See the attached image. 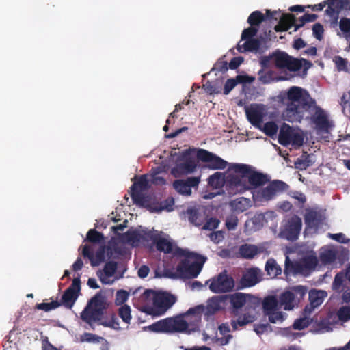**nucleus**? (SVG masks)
<instances>
[{"label":"nucleus","mask_w":350,"mask_h":350,"mask_svg":"<svg viewBox=\"0 0 350 350\" xmlns=\"http://www.w3.org/2000/svg\"><path fill=\"white\" fill-rule=\"evenodd\" d=\"M120 240L132 246H137L146 241L151 240L159 251L183 257L175 271L165 269L164 275L170 278H193L200 273L206 258L187 250L178 248L169 235L158 231L129 230L122 234Z\"/></svg>","instance_id":"obj_1"},{"label":"nucleus","mask_w":350,"mask_h":350,"mask_svg":"<svg viewBox=\"0 0 350 350\" xmlns=\"http://www.w3.org/2000/svg\"><path fill=\"white\" fill-rule=\"evenodd\" d=\"M282 102L286 105L282 113L284 120L291 122H301L304 118H308L314 111L312 120L318 130L329 132L333 127L326 112L317 107L315 101L306 90L293 86L284 93Z\"/></svg>","instance_id":"obj_2"},{"label":"nucleus","mask_w":350,"mask_h":350,"mask_svg":"<svg viewBox=\"0 0 350 350\" xmlns=\"http://www.w3.org/2000/svg\"><path fill=\"white\" fill-rule=\"evenodd\" d=\"M268 181L266 176L248 165L230 163L227 170L226 187L231 194L258 189Z\"/></svg>","instance_id":"obj_3"},{"label":"nucleus","mask_w":350,"mask_h":350,"mask_svg":"<svg viewBox=\"0 0 350 350\" xmlns=\"http://www.w3.org/2000/svg\"><path fill=\"white\" fill-rule=\"evenodd\" d=\"M204 311L203 306H197L180 316L159 321L150 325L148 328L150 330L157 332L191 334L198 330Z\"/></svg>","instance_id":"obj_4"},{"label":"nucleus","mask_w":350,"mask_h":350,"mask_svg":"<svg viewBox=\"0 0 350 350\" xmlns=\"http://www.w3.org/2000/svg\"><path fill=\"white\" fill-rule=\"evenodd\" d=\"M140 301L144 304L143 312L152 316H160L174 304L176 299L167 293L146 290L140 296Z\"/></svg>","instance_id":"obj_5"},{"label":"nucleus","mask_w":350,"mask_h":350,"mask_svg":"<svg viewBox=\"0 0 350 350\" xmlns=\"http://www.w3.org/2000/svg\"><path fill=\"white\" fill-rule=\"evenodd\" d=\"M271 59L276 67L287 68L290 71H297L301 68L306 71L311 66V64L306 59H295L283 52L275 53Z\"/></svg>","instance_id":"obj_6"},{"label":"nucleus","mask_w":350,"mask_h":350,"mask_svg":"<svg viewBox=\"0 0 350 350\" xmlns=\"http://www.w3.org/2000/svg\"><path fill=\"white\" fill-rule=\"evenodd\" d=\"M317 258L313 254H309L299 262L291 261L288 255H286L284 273L289 274H307L317 265Z\"/></svg>","instance_id":"obj_7"},{"label":"nucleus","mask_w":350,"mask_h":350,"mask_svg":"<svg viewBox=\"0 0 350 350\" xmlns=\"http://www.w3.org/2000/svg\"><path fill=\"white\" fill-rule=\"evenodd\" d=\"M278 142L283 146H292L297 148L303 144L304 137L299 129L283 124L279 133Z\"/></svg>","instance_id":"obj_8"},{"label":"nucleus","mask_w":350,"mask_h":350,"mask_svg":"<svg viewBox=\"0 0 350 350\" xmlns=\"http://www.w3.org/2000/svg\"><path fill=\"white\" fill-rule=\"evenodd\" d=\"M149 183L147 176L144 175L139 177L131 187L132 200L140 206H146L149 204V197L145 193L150 186Z\"/></svg>","instance_id":"obj_9"},{"label":"nucleus","mask_w":350,"mask_h":350,"mask_svg":"<svg viewBox=\"0 0 350 350\" xmlns=\"http://www.w3.org/2000/svg\"><path fill=\"white\" fill-rule=\"evenodd\" d=\"M286 185L280 180H275L263 189H256L252 194L256 202H263L273 199L276 195L286 189Z\"/></svg>","instance_id":"obj_10"},{"label":"nucleus","mask_w":350,"mask_h":350,"mask_svg":"<svg viewBox=\"0 0 350 350\" xmlns=\"http://www.w3.org/2000/svg\"><path fill=\"white\" fill-rule=\"evenodd\" d=\"M257 31V29L253 27L243 30L241 34V39L237 46L239 52H257L258 51L260 42L258 39L253 38L256 34Z\"/></svg>","instance_id":"obj_11"},{"label":"nucleus","mask_w":350,"mask_h":350,"mask_svg":"<svg viewBox=\"0 0 350 350\" xmlns=\"http://www.w3.org/2000/svg\"><path fill=\"white\" fill-rule=\"evenodd\" d=\"M301 226V218L293 215L283 221L279 236L287 240H295L299 237Z\"/></svg>","instance_id":"obj_12"},{"label":"nucleus","mask_w":350,"mask_h":350,"mask_svg":"<svg viewBox=\"0 0 350 350\" xmlns=\"http://www.w3.org/2000/svg\"><path fill=\"white\" fill-rule=\"evenodd\" d=\"M103 303L100 297H94L81 314V319L90 325L100 320L102 314Z\"/></svg>","instance_id":"obj_13"},{"label":"nucleus","mask_w":350,"mask_h":350,"mask_svg":"<svg viewBox=\"0 0 350 350\" xmlns=\"http://www.w3.org/2000/svg\"><path fill=\"white\" fill-rule=\"evenodd\" d=\"M281 307L275 297H267L263 301L265 314L272 323H280L286 318V314L279 311Z\"/></svg>","instance_id":"obj_14"},{"label":"nucleus","mask_w":350,"mask_h":350,"mask_svg":"<svg viewBox=\"0 0 350 350\" xmlns=\"http://www.w3.org/2000/svg\"><path fill=\"white\" fill-rule=\"evenodd\" d=\"M208 282H210V290L215 293L228 292L234 287L233 280L226 271L221 272L217 278L210 280Z\"/></svg>","instance_id":"obj_15"},{"label":"nucleus","mask_w":350,"mask_h":350,"mask_svg":"<svg viewBox=\"0 0 350 350\" xmlns=\"http://www.w3.org/2000/svg\"><path fill=\"white\" fill-rule=\"evenodd\" d=\"M258 313L255 308L246 309L243 312L237 313L231 320L233 330H238L257 319Z\"/></svg>","instance_id":"obj_16"},{"label":"nucleus","mask_w":350,"mask_h":350,"mask_svg":"<svg viewBox=\"0 0 350 350\" xmlns=\"http://www.w3.org/2000/svg\"><path fill=\"white\" fill-rule=\"evenodd\" d=\"M116 271L117 263L110 261L105 264L103 269L97 271V276L103 284L111 285L121 278Z\"/></svg>","instance_id":"obj_17"},{"label":"nucleus","mask_w":350,"mask_h":350,"mask_svg":"<svg viewBox=\"0 0 350 350\" xmlns=\"http://www.w3.org/2000/svg\"><path fill=\"white\" fill-rule=\"evenodd\" d=\"M105 252L104 246L96 249V245L91 244L83 246L82 254L89 258L92 266H98L105 259Z\"/></svg>","instance_id":"obj_18"},{"label":"nucleus","mask_w":350,"mask_h":350,"mask_svg":"<svg viewBox=\"0 0 350 350\" xmlns=\"http://www.w3.org/2000/svg\"><path fill=\"white\" fill-rule=\"evenodd\" d=\"M198 157L207 163L206 167L210 169H224L227 165V161L205 150H200Z\"/></svg>","instance_id":"obj_19"},{"label":"nucleus","mask_w":350,"mask_h":350,"mask_svg":"<svg viewBox=\"0 0 350 350\" xmlns=\"http://www.w3.org/2000/svg\"><path fill=\"white\" fill-rule=\"evenodd\" d=\"M323 215L318 211L308 210L305 215L306 232L314 233L323 225Z\"/></svg>","instance_id":"obj_20"},{"label":"nucleus","mask_w":350,"mask_h":350,"mask_svg":"<svg viewBox=\"0 0 350 350\" xmlns=\"http://www.w3.org/2000/svg\"><path fill=\"white\" fill-rule=\"evenodd\" d=\"M200 182V177H189L185 180L180 179L173 183L174 189L183 196H191V189L197 187Z\"/></svg>","instance_id":"obj_21"},{"label":"nucleus","mask_w":350,"mask_h":350,"mask_svg":"<svg viewBox=\"0 0 350 350\" xmlns=\"http://www.w3.org/2000/svg\"><path fill=\"white\" fill-rule=\"evenodd\" d=\"M245 113L249 122L257 128H261L263 117L265 116V108L260 105H251L245 108Z\"/></svg>","instance_id":"obj_22"},{"label":"nucleus","mask_w":350,"mask_h":350,"mask_svg":"<svg viewBox=\"0 0 350 350\" xmlns=\"http://www.w3.org/2000/svg\"><path fill=\"white\" fill-rule=\"evenodd\" d=\"M79 278L73 279L72 285L66 289L62 297V304L70 308L75 304L81 290Z\"/></svg>","instance_id":"obj_23"},{"label":"nucleus","mask_w":350,"mask_h":350,"mask_svg":"<svg viewBox=\"0 0 350 350\" xmlns=\"http://www.w3.org/2000/svg\"><path fill=\"white\" fill-rule=\"evenodd\" d=\"M327 296L326 291L323 290H312L309 293L310 306L305 308L306 313H310L312 310L322 304Z\"/></svg>","instance_id":"obj_24"},{"label":"nucleus","mask_w":350,"mask_h":350,"mask_svg":"<svg viewBox=\"0 0 350 350\" xmlns=\"http://www.w3.org/2000/svg\"><path fill=\"white\" fill-rule=\"evenodd\" d=\"M252 297L248 294L241 293H234L230 297V302L234 308H241L245 307V309L254 308L252 306Z\"/></svg>","instance_id":"obj_25"},{"label":"nucleus","mask_w":350,"mask_h":350,"mask_svg":"<svg viewBox=\"0 0 350 350\" xmlns=\"http://www.w3.org/2000/svg\"><path fill=\"white\" fill-rule=\"evenodd\" d=\"M196 167V162L191 159L186 160L184 163L177 165L172 168L171 173L175 176L178 177L183 174L192 173Z\"/></svg>","instance_id":"obj_26"},{"label":"nucleus","mask_w":350,"mask_h":350,"mask_svg":"<svg viewBox=\"0 0 350 350\" xmlns=\"http://www.w3.org/2000/svg\"><path fill=\"white\" fill-rule=\"evenodd\" d=\"M260 270L256 268L248 269L243 275L242 284L245 286H252L260 282Z\"/></svg>","instance_id":"obj_27"},{"label":"nucleus","mask_w":350,"mask_h":350,"mask_svg":"<svg viewBox=\"0 0 350 350\" xmlns=\"http://www.w3.org/2000/svg\"><path fill=\"white\" fill-rule=\"evenodd\" d=\"M295 19L291 14H282L280 18V22L278 25L275 27V29L277 31H287L291 28V27L295 26L293 31H296L297 29L302 25H295Z\"/></svg>","instance_id":"obj_28"},{"label":"nucleus","mask_w":350,"mask_h":350,"mask_svg":"<svg viewBox=\"0 0 350 350\" xmlns=\"http://www.w3.org/2000/svg\"><path fill=\"white\" fill-rule=\"evenodd\" d=\"M279 306H283L286 310H293L298 304L297 298L293 292L286 291L282 293L278 300Z\"/></svg>","instance_id":"obj_29"},{"label":"nucleus","mask_w":350,"mask_h":350,"mask_svg":"<svg viewBox=\"0 0 350 350\" xmlns=\"http://www.w3.org/2000/svg\"><path fill=\"white\" fill-rule=\"evenodd\" d=\"M263 219L262 215H257L247 220L245 223V232L250 234L259 230L263 226Z\"/></svg>","instance_id":"obj_30"},{"label":"nucleus","mask_w":350,"mask_h":350,"mask_svg":"<svg viewBox=\"0 0 350 350\" xmlns=\"http://www.w3.org/2000/svg\"><path fill=\"white\" fill-rule=\"evenodd\" d=\"M231 209L236 213H242L251 206V201L249 198L240 197L230 202Z\"/></svg>","instance_id":"obj_31"},{"label":"nucleus","mask_w":350,"mask_h":350,"mask_svg":"<svg viewBox=\"0 0 350 350\" xmlns=\"http://www.w3.org/2000/svg\"><path fill=\"white\" fill-rule=\"evenodd\" d=\"M240 255L245 258H252L262 252V247L252 244H244L239 247Z\"/></svg>","instance_id":"obj_32"},{"label":"nucleus","mask_w":350,"mask_h":350,"mask_svg":"<svg viewBox=\"0 0 350 350\" xmlns=\"http://www.w3.org/2000/svg\"><path fill=\"white\" fill-rule=\"evenodd\" d=\"M253 81V79H250L247 77L238 75L235 79H229L226 81L224 85V94H228L230 91L234 88V87L241 83L245 82H251Z\"/></svg>","instance_id":"obj_33"},{"label":"nucleus","mask_w":350,"mask_h":350,"mask_svg":"<svg viewBox=\"0 0 350 350\" xmlns=\"http://www.w3.org/2000/svg\"><path fill=\"white\" fill-rule=\"evenodd\" d=\"M336 256V250L331 247L322 248L320 252V259L325 265L332 263Z\"/></svg>","instance_id":"obj_34"},{"label":"nucleus","mask_w":350,"mask_h":350,"mask_svg":"<svg viewBox=\"0 0 350 350\" xmlns=\"http://www.w3.org/2000/svg\"><path fill=\"white\" fill-rule=\"evenodd\" d=\"M227 172H226V177L221 172H215L208 178V185L215 189L221 187L224 182L226 183Z\"/></svg>","instance_id":"obj_35"},{"label":"nucleus","mask_w":350,"mask_h":350,"mask_svg":"<svg viewBox=\"0 0 350 350\" xmlns=\"http://www.w3.org/2000/svg\"><path fill=\"white\" fill-rule=\"evenodd\" d=\"M265 270L267 274L271 278H275L282 273L281 267L277 264L275 260L273 259H269L267 260L265 265Z\"/></svg>","instance_id":"obj_36"},{"label":"nucleus","mask_w":350,"mask_h":350,"mask_svg":"<svg viewBox=\"0 0 350 350\" xmlns=\"http://www.w3.org/2000/svg\"><path fill=\"white\" fill-rule=\"evenodd\" d=\"M202 210L191 209L188 211L189 221L196 226H200L204 220Z\"/></svg>","instance_id":"obj_37"},{"label":"nucleus","mask_w":350,"mask_h":350,"mask_svg":"<svg viewBox=\"0 0 350 350\" xmlns=\"http://www.w3.org/2000/svg\"><path fill=\"white\" fill-rule=\"evenodd\" d=\"M118 314L122 320L129 324L131 320V309L128 305H122L118 309Z\"/></svg>","instance_id":"obj_38"},{"label":"nucleus","mask_w":350,"mask_h":350,"mask_svg":"<svg viewBox=\"0 0 350 350\" xmlns=\"http://www.w3.org/2000/svg\"><path fill=\"white\" fill-rule=\"evenodd\" d=\"M258 129L262 130L267 135L270 137L275 135L278 129L277 124L273 122H269L265 124H262L261 128Z\"/></svg>","instance_id":"obj_39"},{"label":"nucleus","mask_w":350,"mask_h":350,"mask_svg":"<svg viewBox=\"0 0 350 350\" xmlns=\"http://www.w3.org/2000/svg\"><path fill=\"white\" fill-rule=\"evenodd\" d=\"M339 27L346 39L350 38V19L342 18L339 22Z\"/></svg>","instance_id":"obj_40"},{"label":"nucleus","mask_w":350,"mask_h":350,"mask_svg":"<svg viewBox=\"0 0 350 350\" xmlns=\"http://www.w3.org/2000/svg\"><path fill=\"white\" fill-rule=\"evenodd\" d=\"M222 301L217 297H212L208 300L207 304V310L208 312H212L221 308Z\"/></svg>","instance_id":"obj_41"},{"label":"nucleus","mask_w":350,"mask_h":350,"mask_svg":"<svg viewBox=\"0 0 350 350\" xmlns=\"http://www.w3.org/2000/svg\"><path fill=\"white\" fill-rule=\"evenodd\" d=\"M337 316L338 319L343 322L350 320V306L340 308L337 312Z\"/></svg>","instance_id":"obj_42"},{"label":"nucleus","mask_w":350,"mask_h":350,"mask_svg":"<svg viewBox=\"0 0 350 350\" xmlns=\"http://www.w3.org/2000/svg\"><path fill=\"white\" fill-rule=\"evenodd\" d=\"M289 291L293 293L297 298V301L299 302V300L306 294L307 288L304 286L297 285L292 287Z\"/></svg>","instance_id":"obj_43"},{"label":"nucleus","mask_w":350,"mask_h":350,"mask_svg":"<svg viewBox=\"0 0 350 350\" xmlns=\"http://www.w3.org/2000/svg\"><path fill=\"white\" fill-rule=\"evenodd\" d=\"M264 19L263 14L259 11L253 12L249 16L247 22L251 25H258Z\"/></svg>","instance_id":"obj_44"},{"label":"nucleus","mask_w":350,"mask_h":350,"mask_svg":"<svg viewBox=\"0 0 350 350\" xmlns=\"http://www.w3.org/2000/svg\"><path fill=\"white\" fill-rule=\"evenodd\" d=\"M81 340L83 342L99 343L103 338L94 334L85 333L81 336Z\"/></svg>","instance_id":"obj_45"},{"label":"nucleus","mask_w":350,"mask_h":350,"mask_svg":"<svg viewBox=\"0 0 350 350\" xmlns=\"http://www.w3.org/2000/svg\"><path fill=\"white\" fill-rule=\"evenodd\" d=\"M343 278L344 275L341 273H338L335 276L332 284V288L334 291L340 292L344 290Z\"/></svg>","instance_id":"obj_46"},{"label":"nucleus","mask_w":350,"mask_h":350,"mask_svg":"<svg viewBox=\"0 0 350 350\" xmlns=\"http://www.w3.org/2000/svg\"><path fill=\"white\" fill-rule=\"evenodd\" d=\"M311 323V319L308 317H304L297 319L293 323L295 329L301 330L307 327Z\"/></svg>","instance_id":"obj_47"},{"label":"nucleus","mask_w":350,"mask_h":350,"mask_svg":"<svg viewBox=\"0 0 350 350\" xmlns=\"http://www.w3.org/2000/svg\"><path fill=\"white\" fill-rule=\"evenodd\" d=\"M129 298V293L126 291L120 290L116 294L115 303L118 306L124 304Z\"/></svg>","instance_id":"obj_48"},{"label":"nucleus","mask_w":350,"mask_h":350,"mask_svg":"<svg viewBox=\"0 0 350 350\" xmlns=\"http://www.w3.org/2000/svg\"><path fill=\"white\" fill-rule=\"evenodd\" d=\"M238 224V218L236 215H231L226 220V226L229 230H234Z\"/></svg>","instance_id":"obj_49"},{"label":"nucleus","mask_w":350,"mask_h":350,"mask_svg":"<svg viewBox=\"0 0 350 350\" xmlns=\"http://www.w3.org/2000/svg\"><path fill=\"white\" fill-rule=\"evenodd\" d=\"M333 61L339 71H345L347 70V61L345 59H343L340 56H336L334 58Z\"/></svg>","instance_id":"obj_50"},{"label":"nucleus","mask_w":350,"mask_h":350,"mask_svg":"<svg viewBox=\"0 0 350 350\" xmlns=\"http://www.w3.org/2000/svg\"><path fill=\"white\" fill-rule=\"evenodd\" d=\"M87 238L89 241L93 243L100 242L103 239L100 233L94 230H89L87 234Z\"/></svg>","instance_id":"obj_51"},{"label":"nucleus","mask_w":350,"mask_h":350,"mask_svg":"<svg viewBox=\"0 0 350 350\" xmlns=\"http://www.w3.org/2000/svg\"><path fill=\"white\" fill-rule=\"evenodd\" d=\"M328 237L333 240H335L341 243H347L349 242L350 239L347 238L346 236L343 233H336V234H328Z\"/></svg>","instance_id":"obj_52"},{"label":"nucleus","mask_w":350,"mask_h":350,"mask_svg":"<svg viewBox=\"0 0 350 350\" xmlns=\"http://www.w3.org/2000/svg\"><path fill=\"white\" fill-rule=\"evenodd\" d=\"M220 221L219 219L215 218H210L208 219L203 228L206 230H213L218 227Z\"/></svg>","instance_id":"obj_53"},{"label":"nucleus","mask_w":350,"mask_h":350,"mask_svg":"<svg viewBox=\"0 0 350 350\" xmlns=\"http://www.w3.org/2000/svg\"><path fill=\"white\" fill-rule=\"evenodd\" d=\"M312 33H313V35L314 36L321 40L322 37H323V27L321 25H320L319 23H317L315 25H314L313 27H312Z\"/></svg>","instance_id":"obj_54"},{"label":"nucleus","mask_w":350,"mask_h":350,"mask_svg":"<svg viewBox=\"0 0 350 350\" xmlns=\"http://www.w3.org/2000/svg\"><path fill=\"white\" fill-rule=\"evenodd\" d=\"M210 239L215 243H219L224 239V233L221 231H216L210 234Z\"/></svg>","instance_id":"obj_55"},{"label":"nucleus","mask_w":350,"mask_h":350,"mask_svg":"<svg viewBox=\"0 0 350 350\" xmlns=\"http://www.w3.org/2000/svg\"><path fill=\"white\" fill-rule=\"evenodd\" d=\"M332 330V325L326 321H323L321 323H319L318 325L317 332L319 333L323 334V333L331 332Z\"/></svg>","instance_id":"obj_56"},{"label":"nucleus","mask_w":350,"mask_h":350,"mask_svg":"<svg viewBox=\"0 0 350 350\" xmlns=\"http://www.w3.org/2000/svg\"><path fill=\"white\" fill-rule=\"evenodd\" d=\"M341 105L342 106L343 110H345L348 107L350 108V94L345 93L341 98Z\"/></svg>","instance_id":"obj_57"},{"label":"nucleus","mask_w":350,"mask_h":350,"mask_svg":"<svg viewBox=\"0 0 350 350\" xmlns=\"http://www.w3.org/2000/svg\"><path fill=\"white\" fill-rule=\"evenodd\" d=\"M57 305L53 302L51 303H42L38 305L37 308L40 310L44 311H49L51 309L55 308Z\"/></svg>","instance_id":"obj_58"},{"label":"nucleus","mask_w":350,"mask_h":350,"mask_svg":"<svg viewBox=\"0 0 350 350\" xmlns=\"http://www.w3.org/2000/svg\"><path fill=\"white\" fill-rule=\"evenodd\" d=\"M243 61V58L241 57H237L233 58L230 64L229 67L230 69H235L237 68Z\"/></svg>","instance_id":"obj_59"},{"label":"nucleus","mask_w":350,"mask_h":350,"mask_svg":"<svg viewBox=\"0 0 350 350\" xmlns=\"http://www.w3.org/2000/svg\"><path fill=\"white\" fill-rule=\"evenodd\" d=\"M150 181L153 184L159 185H162L165 183L164 178L158 176L157 174L152 176L151 180Z\"/></svg>","instance_id":"obj_60"},{"label":"nucleus","mask_w":350,"mask_h":350,"mask_svg":"<svg viewBox=\"0 0 350 350\" xmlns=\"http://www.w3.org/2000/svg\"><path fill=\"white\" fill-rule=\"evenodd\" d=\"M259 79L263 83H270L271 81V77L269 75H264V72L262 70H260L259 72Z\"/></svg>","instance_id":"obj_61"},{"label":"nucleus","mask_w":350,"mask_h":350,"mask_svg":"<svg viewBox=\"0 0 350 350\" xmlns=\"http://www.w3.org/2000/svg\"><path fill=\"white\" fill-rule=\"evenodd\" d=\"M149 273V268L147 266H142L138 270V275L141 278H146Z\"/></svg>","instance_id":"obj_62"},{"label":"nucleus","mask_w":350,"mask_h":350,"mask_svg":"<svg viewBox=\"0 0 350 350\" xmlns=\"http://www.w3.org/2000/svg\"><path fill=\"white\" fill-rule=\"evenodd\" d=\"M232 338V336L230 334H228L226 336L218 338L217 341L220 345H226L230 342V341Z\"/></svg>","instance_id":"obj_63"},{"label":"nucleus","mask_w":350,"mask_h":350,"mask_svg":"<svg viewBox=\"0 0 350 350\" xmlns=\"http://www.w3.org/2000/svg\"><path fill=\"white\" fill-rule=\"evenodd\" d=\"M107 325L109 327H111L116 330L120 329L119 323H118V320L116 319H113L111 321H108Z\"/></svg>","instance_id":"obj_64"}]
</instances>
